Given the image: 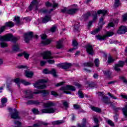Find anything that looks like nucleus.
<instances>
[{"label": "nucleus", "instance_id": "nucleus-60", "mask_svg": "<svg viewBox=\"0 0 127 127\" xmlns=\"http://www.w3.org/2000/svg\"><path fill=\"white\" fill-rule=\"evenodd\" d=\"M40 127V124H34L33 126H29L28 127Z\"/></svg>", "mask_w": 127, "mask_h": 127}, {"label": "nucleus", "instance_id": "nucleus-33", "mask_svg": "<svg viewBox=\"0 0 127 127\" xmlns=\"http://www.w3.org/2000/svg\"><path fill=\"white\" fill-rule=\"evenodd\" d=\"M65 123L64 121H56L52 122V125H61V124H63Z\"/></svg>", "mask_w": 127, "mask_h": 127}, {"label": "nucleus", "instance_id": "nucleus-29", "mask_svg": "<svg viewBox=\"0 0 127 127\" xmlns=\"http://www.w3.org/2000/svg\"><path fill=\"white\" fill-rule=\"evenodd\" d=\"M101 29H102V27H98L95 30H94L93 32H92L91 34H92L93 35H96L97 33H99V32H100Z\"/></svg>", "mask_w": 127, "mask_h": 127}, {"label": "nucleus", "instance_id": "nucleus-56", "mask_svg": "<svg viewBox=\"0 0 127 127\" xmlns=\"http://www.w3.org/2000/svg\"><path fill=\"white\" fill-rule=\"evenodd\" d=\"M121 79L125 83V84H127V80L124 76H122L121 77Z\"/></svg>", "mask_w": 127, "mask_h": 127}, {"label": "nucleus", "instance_id": "nucleus-55", "mask_svg": "<svg viewBox=\"0 0 127 127\" xmlns=\"http://www.w3.org/2000/svg\"><path fill=\"white\" fill-rule=\"evenodd\" d=\"M45 64H46V62L44 61H41L40 63V66H45Z\"/></svg>", "mask_w": 127, "mask_h": 127}, {"label": "nucleus", "instance_id": "nucleus-24", "mask_svg": "<svg viewBox=\"0 0 127 127\" xmlns=\"http://www.w3.org/2000/svg\"><path fill=\"white\" fill-rule=\"evenodd\" d=\"M63 40L61 39L59 41H58L57 42V48H58V49H60V48H62V47H63Z\"/></svg>", "mask_w": 127, "mask_h": 127}, {"label": "nucleus", "instance_id": "nucleus-4", "mask_svg": "<svg viewBox=\"0 0 127 127\" xmlns=\"http://www.w3.org/2000/svg\"><path fill=\"white\" fill-rule=\"evenodd\" d=\"M19 39V37H13L11 34H8L3 36H0V41H12V42H16Z\"/></svg>", "mask_w": 127, "mask_h": 127}, {"label": "nucleus", "instance_id": "nucleus-36", "mask_svg": "<svg viewBox=\"0 0 127 127\" xmlns=\"http://www.w3.org/2000/svg\"><path fill=\"white\" fill-rule=\"evenodd\" d=\"M53 74L54 77H57V74H56V70L54 68H53L51 70H50V73Z\"/></svg>", "mask_w": 127, "mask_h": 127}, {"label": "nucleus", "instance_id": "nucleus-14", "mask_svg": "<svg viewBox=\"0 0 127 127\" xmlns=\"http://www.w3.org/2000/svg\"><path fill=\"white\" fill-rule=\"evenodd\" d=\"M33 34L32 32H29L28 33H26L24 34V41L27 43L32 38Z\"/></svg>", "mask_w": 127, "mask_h": 127}, {"label": "nucleus", "instance_id": "nucleus-12", "mask_svg": "<svg viewBox=\"0 0 127 127\" xmlns=\"http://www.w3.org/2000/svg\"><path fill=\"white\" fill-rule=\"evenodd\" d=\"M56 109L54 108H49L47 109H43L41 110L43 114H53L55 113Z\"/></svg>", "mask_w": 127, "mask_h": 127}, {"label": "nucleus", "instance_id": "nucleus-2", "mask_svg": "<svg viewBox=\"0 0 127 127\" xmlns=\"http://www.w3.org/2000/svg\"><path fill=\"white\" fill-rule=\"evenodd\" d=\"M43 94L44 96H46L49 94V92L47 90H35V91L32 93L30 90H25L23 92V98L25 99H32L33 98V94Z\"/></svg>", "mask_w": 127, "mask_h": 127}, {"label": "nucleus", "instance_id": "nucleus-20", "mask_svg": "<svg viewBox=\"0 0 127 127\" xmlns=\"http://www.w3.org/2000/svg\"><path fill=\"white\" fill-rule=\"evenodd\" d=\"M56 106V104L53 102L49 101L47 103H44V108H49L50 107H55Z\"/></svg>", "mask_w": 127, "mask_h": 127}, {"label": "nucleus", "instance_id": "nucleus-47", "mask_svg": "<svg viewBox=\"0 0 127 127\" xmlns=\"http://www.w3.org/2000/svg\"><path fill=\"white\" fill-rule=\"evenodd\" d=\"M108 95H109L111 98L114 99V100H118V98H117V97L115 96L114 95L111 94V93H108Z\"/></svg>", "mask_w": 127, "mask_h": 127}, {"label": "nucleus", "instance_id": "nucleus-25", "mask_svg": "<svg viewBox=\"0 0 127 127\" xmlns=\"http://www.w3.org/2000/svg\"><path fill=\"white\" fill-rule=\"evenodd\" d=\"M25 75L27 78H31L33 76V72L32 71H25Z\"/></svg>", "mask_w": 127, "mask_h": 127}, {"label": "nucleus", "instance_id": "nucleus-27", "mask_svg": "<svg viewBox=\"0 0 127 127\" xmlns=\"http://www.w3.org/2000/svg\"><path fill=\"white\" fill-rule=\"evenodd\" d=\"M46 6H53V7H57L58 6V4L57 3L54 2L52 5V4L50 3L49 2H47L46 3Z\"/></svg>", "mask_w": 127, "mask_h": 127}, {"label": "nucleus", "instance_id": "nucleus-9", "mask_svg": "<svg viewBox=\"0 0 127 127\" xmlns=\"http://www.w3.org/2000/svg\"><path fill=\"white\" fill-rule=\"evenodd\" d=\"M103 14V16L100 19L99 24L100 25H104L105 22H103L104 20V16L108 14V11L107 10H99L97 11V14Z\"/></svg>", "mask_w": 127, "mask_h": 127}, {"label": "nucleus", "instance_id": "nucleus-21", "mask_svg": "<svg viewBox=\"0 0 127 127\" xmlns=\"http://www.w3.org/2000/svg\"><path fill=\"white\" fill-rule=\"evenodd\" d=\"M72 46H73L74 48L69 49V51L70 52H72V51H74V50L78 49V47H77L78 46V42H77L76 40H74L72 41Z\"/></svg>", "mask_w": 127, "mask_h": 127}, {"label": "nucleus", "instance_id": "nucleus-32", "mask_svg": "<svg viewBox=\"0 0 127 127\" xmlns=\"http://www.w3.org/2000/svg\"><path fill=\"white\" fill-rule=\"evenodd\" d=\"M103 102L105 104H111V101H110V98L108 97H105L103 99Z\"/></svg>", "mask_w": 127, "mask_h": 127}, {"label": "nucleus", "instance_id": "nucleus-42", "mask_svg": "<svg viewBox=\"0 0 127 127\" xmlns=\"http://www.w3.org/2000/svg\"><path fill=\"white\" fill-rule=\"evenodd\" d=\"M20 20V19L18 16L15 17L14 19V21L16 22V23L17 24H19Z\"/></svg>", "mask_w": 127, "mask_h": 127}, {"label": "nucleus", "instance_id": "nucleus-19", "mask_svg": "<svg viewBox=\"0 0 127 127\" xmlns=\"http://www.w3.org/2000/svg\"><path fill=\"white\" fill-rule=\"evenodd\" d=\"M124 65H125V62L123 61H119V64L115 65V70L116 71H121V69L120 67H124Z\"/></svg>", "mask_w": 127, "mask_h": 127}, {"label": "nucleus", "instance_id": "nucleus-53", "mask_svg": "<svg viewBox=\"0 0 127 127\" xmlns=\"http://www.w3.org/2000/svg\"><path fill=\"white\" fill-rule=\"evenodd\" d=\"M78 96L80 98H84V94L80 91H78Z\"/></svg>", "mask_w": 127, "mask_h": 127}, {"label": "nucleus", "instance_id": "nucleus-6", "mask_svg": "<svg viewBox=\"0 0 127 127\" xmlns=\"http://www.w3.org/2000/svg\"><path fill=\"white\" fill-rule=\"evenodd\" d=\"M76 88L75 87L71 85H67L66 86L63 87L61 88L60 90L62 91L63 93H65V94H71V92L68 91H75Z\"/></svg>", "mask_w": 127, "mask_h": 127}, {"label": "nucleus", "instance_id": "nucleus-26", "mask_svg": "<svg viewBox=\"0 0 127 127\" xmlns=\"http://www.w3.org/2000/svg\"><path fill=\"white\" fill-rule=\"evenodd\" d=\"M77 11V9H69L67 10L66 13H68V14H74Z\"/></svg>", "mask_w": 127, "mask_h": 127}, {"label": "nucleus", "instance_id": "nucleus-52", "mask_svg": "<svg viewBox=\"0 0 127 127\" xmlns=\"http://www.w3.org/2000/svg\"><path fill=\"white\" fill-rule=\"evenodd\" d=\"M123 21H127V13L123 15Z\"/></svg>", "mask_w": 127, "mask_h": 127}, {"label": "nucleus", "instance_id": "nucleus-22", "mask_svg": "<svg viewBox=\"0 0 127 127\" xmlns=\"http://www.w3.org/2000/svg\"><path fill=\"white\" fill-rule=\"evenodd\" d=\"M88 122H87V119L85 118H83L82 119V122L81 124H78L77 126L78 127H86V125H87Z\"/></svg>", "mask_w": 127, "mask_h": 127}, {"label": "nucleus", "instance_id": "nucleus-31", "mask_svg": "<svg viewBox=\"0 0 127 127\" xmlns=\"http://www.w3.org/2000/svg\"><path fill=\"white\" fill-rule=\"evenodd\" d=\"M1 103L2 107H5V104L7 103V99L4 98L1 99Z\"/></svg>", "mask_w": 127, "mask_h": 127}, {"label": "nucleus", "instance_id": "nucleus-64", "mask_svg": "<svg viewBox=\"0 0 127 127\" xmlns=\"http://www.w3.org/2000/svg\"><path fill=\"white\" fill-rule=\"evenodd\" d=\"M97 95H98V96L99 97H103V96H104V93H103V92H98L97 93Z\"/></svg>", "mask_w": 127, "mask_h": 127}, {"label": "nucleus", "instance_id": "nucleus-54", "mask_svg": "<svg viewBox=\"0 0 127 127\" xmlns=\"http://www.w3.org/2000/svg\"><path fill=\"white\" fill-rule=\"evenodd\" d=\"M24 57L25 59H28L29 58V55L27 54L26 52H24Z\"/></svg>", "mask_w": 127, "mask_h": 127}, {"label": "nucleus", "instance_id": "nucleus-5", "mask_svg": "<svg viewBox=\"0 0 127 127\" xmlns=\"http://www.w3.org/2000/svg\"><path fill=\"white\" fill-rule=\"evenodd\" d=\"M43 59L49 60L47 61L49 64H54L55 63V61L51 60L53 59V57L51 56V52L50 51L44 52L43 53Z\"/></svg>", "mask_w": 127, "mask_h": 127}, {"label": "nucleus", "instance_id": "nucleus-34", "mask_svg": "<svg viewBox=\"0 0 127 127\" xmlns=\"http://www.w3.org/2000/svg\"><path fill=\"white\" fill-rule=\"evenodd\" d=\"M91 109L92 111H94V112H96V113H101V109L99 108L91 107Z\"/></svg>", "mask_w": 127, "mask_h": 127}, {"label": "nucleus", "instance_id": "nucleus-30", "mask_svg": "<svg viewBox=\"0 0 127 127\" xmlns=\"http://www.w3.org/2000/svg\"><path fill=\"white\" fill-rule=\"evenodd\" d=\"M84 67H93L94 66V64L92 62H89L88 63H85L83 64Z\"/></svg>", "mask_w": 127, "mask_h": 127}, {"label": "nucleus", "instance_id": "nucleus-11", "mask_svg": "<svg viewBox=\"0 0 127 127\" xmlns=\"http://www.w3.org/2000/svg\"><path fill=\"white\" fill-rule=\"evenodd\" d=\"M41 37L42 40V44H43V45H48V44H50L51 40L46 39L47 36H46V34L41 35Z\"/></svg>", "mask_w": 127, "mask_h": 127}, {"label": "nucleus", "instance_id": "nucleus-17", "mask_svg": "<svg viewBox=\"0 0 127 127\" xmlns=\"http://www.w3.org/2000/svg\"><path fill=\"white\" fill-rule=\"evenodd\" d=\"M127 32V28L125 26H121L119 27V29L117 31L118 34H125Z\"/></svg>", "mask_w": 127, "mask_h": 127}, {"label": "nucleus", "instance_id": "nucleus-35", "mask_svg": "<svg viewBox=\"0 0 127 127\" xmlns=\"http://www.w3.org/2000/svg\"><path fill=\"white\" fill-rule=\"evenodd\" d=\"M90 16H91V13L90 12H88L83 16L84 19H87Z\"/></svg>", "mask_w": 127, "mask_h": 127}, {"label": "nucleus", "instance_id": "nucleus-44", "mask_svg": "<svg viewBox=\"0 0 127 127\" xmlns=\"http://www.w3.org/2000/svg\"><path fill=\"white\" fill-rule=\"evenodd\" d=\"M51 95H52V96H54V97H55V98H56V97H57V96H58V93H57V92L56 91H52L51 92Z\"/></svg>", "mask_w": 127, "mask_h": 127}, {"label": "nucleus", "instance_id": "nucleus-50", "mask_svg": "<svg viewBox=\"0 0 127 127\" xmlns=\"http://www.w3.org/2000/svg\"><path fill=\"white\" fill-rule=\"evenodd\" d=\"M114 61H115V60H114L113 58H112L111 57H110L108 58V63H113Z\"/></svg>", "mask_w": 127, "mask_h": 127}, {"label": "nucleus", "instance_id": "nucleus-7", "mask_svg": "<svg viewBox=\"0 0 127 127\" xmlns=\"http://www.w3.org/2000/svg\"><path fill=\"white\" fill-rule=\"evenodd\" d=\"M46 82L45 79L39 80L34 84V87L36 88V89H44L45 88H46V86L45 84H42V83H46Z\"/></svg>", "mask_w": 127, "mask_h": 127}, {"label": "nucleus", "instance_id": "nucleus-40", "mask_svg": "<svg viewBox=\"0 0 127 127\" xmlns=\"http://www.w3.org/2000/svg\"><path fill=\"white\" fill-rule=\"evenodd\" d=\"M0 45L2 48H4V47H7V46H8L7 44H6V43L3 42L0 43Z\"/></svg>", "mask_w": 127, "mask_h": 127}, {"label": "nucleus", "instance_id": "nucleus-8", "mask_svg": "<svg viewBox=\"0 0 127 127\" xmlns=\"http://www.w3.org/2000/svg\"><path fill=\"white\" fill-rule=\"evenodd\" d=\"M114 34V32L109 31L107 32L106 35L103 36L97 35L95 37H96L97 39H98V40H106L107 38L113 36Z\"/></svg>", "mask_w": 127, "mask_h": 127}, {"label": "nucleus", "instance_id": "nucleus-49", "mask_svg": "<svg viewBox=\"0 0 127 127\" xmlns=\"http://www.w3.org/2000/svg\"><path fill=\"white\" fill-rule=\"evenodd\" d=\"M43 73H44V74H50V70H48L47 68H46L43 70Z\"/></svg>", "mask_w": 127, "mask_h": 127}, {"label": "nucleus", "instance_id": "nucleus-62", "mask_svg": "<svg viewBox=\"0 0 127 127\" xmlns=\"http://www.w3.org/2000/svg\"><path fill=\"white\" fill-rule=\"evenodd\" d=\"M15 125H16L18 126V127H19L20 126H21V123L19 122V121H16L14 123Z\"/></svg>", "mask_w": 127, "mask_h": 127}, {"label": "nucleus", "instance_id": "nucleus-58", "mask_svg": "<svg viewBox=\"0 0 127 127\" xmlns=\"http://www.w3.org/2000/svg\"><path fill=\"white\" fill-rule=\"evenodd\" d=\"M115 24L113 22H110L108 24V27H114Z\"/></svg>", "mask_w": 127, "mask_h": 127}, {"label": "nucleus", "instance_id": "nucleus-23", "mask_svg": "<svg viewBox=\"0 0 127 127\" xmlns=\"http://www.w3.org/2000/svg\"><path fill=\"white\" fill-rule=\"evenodd\" d=\"M51 20V16L50 15H46L43 18V20H42V22L43 23H46L48 22V21H50Z\"/></svg>", "mask_w": 127, "mask_h": 127}, {"label": "nucleus", "instance_id": "nucleus-59", "mask_svg": "<svg viewBox=\"0 0 127 127\" xmlns=\"http://www.w3.org/2000/svg\"><path fill=\"white\" fill-rule=\"evenodd\" d=\"M95 15L93 16V21H95L97 20L98 16L97 15V12H95Z\"/></svg>", "mask_w": 127, "mask_h": 127}, {"label": "nucleus", "instance_id": "nucleus-28", "mask_svg": "<svg viewBox=\"0 0 127 127\" xmlns=\"http://www.w3.org/2000/svg\"><path fill=\"white\" fill-rule=\"evenodd\" d=\"M12 50L16 52L19 51V45L18 44H16L13 46Z\"/></svg>", "mask_w": 127, "mask_h": 127}, {"label": "nucleus", "instance_id": "nucleus-38", "mask_svg": "<svg viewBox=\"0 0 127 127\" xmlns=\"http://www.w3.org/2000/svg\"><path fill=\"white\" fill-rule=\"evenodd\" d=\"M119 5H121L120 0H115L114 3L115 7H118Z\"/></svg>", "mask_w": 127, "mask_h": 127}, {"label": "nucleus", "instance_id": "nucleus-16", "mask_svg": "<svg viewBox=\"0 0 127 127\" xmlns=\"http://www.w3.org/2000/svg\"><path fill=\"white\" fill-rule=\"evenodd\" d=\"M38 5V1H37V0H33L29 7V9L30 10H31L32 8H34L35 10H36V9H37Z\"/></svg>", "mask_w": 127, "mask_h": 127}, {"label": "nucleus", "instance_id": "nucleus-1", "mask_svg": "<svg viewBox=\"0 0 127 127\" xmlns=\"http://www.w3.org/2000/svg\"><path fill=\"white\" fill-rule=\"evenodd\" d=\"M43 94L44 96H46L49 94V92L47 90H35V91L32 93L30 90H25L23 92V98L25 99H32L33 98V94Z\"/></svg>", "mask_w": 127, "mask_h": 127}, {"label": "nucleus", "instance_id": "nucleus-41", "mask_svg": "<svg viewBox=\"0 0 127 127\" xmlns=\"http://www.w3.org/2000/svg\"><path fill=\"white\" fill-rule=\"evenodd\" d=\"M94 63L96 67H99V66H100V60H99V59H95Z\"/></svg>", "mask_w": 127, "mask_h": 127}, {"label": "nucleus", "instance_id": "nucleus-3", "mask_svg": "<svg viewBox=\"0 0 127 127\" xmlns=\"http://www.w3.org/2000/svg\"><path fill=\"white\" fill-rule=\"evenodd\" d=\"M12 82L15 83L18 88L20 87V83L23 84L25 86H29L31 83L29 82L26 81L24 79H19V78H16L14 79H12L10 83H7V88L9 89V85L12 84Z\"/></svg>", "mask_w": 127, "mask_h": 127}, {"label": "nucleus", "instance_id": "nucleus-51", "mask_svg": "<svg viewBox=\"0 0 127 127\" xmlns=\"http://www.w3.org/2000/svg\"><path fill=\"white\" fill-rule=\"evenodd\" d=\"M32 112L35 115H38V114H39V111L36 109H32Z\"/></svg>", "mask_w": 127, "mask_h": 127}, {"label": "nucleus", "instance_id": "nucleus-63", "mask_svg": "<svg viewBox=\"0 0 127 127\" xmlns=\"http://www.w3.org/2000/svg\"><path fill=\"white\" fill-rule=\"evenodd\" d=\"M63 82H60L56 85V87H59L61 86V85H63Z\"/></svg>", "mask_w": 127, "mask_h": 127}, {"label": "nucleus", "instance_id": "nucleus-10", "mask_svg": "<svg viewBox=\"0 0 127 127\" xmlns=\"http://www.w3.org/2000/svg\"><path fill=\"white\" fill-rule=\"evenodd\" d=\"M8 111L10 113L12 112V113H10L11 119H20L19 116H18V112L15 109L12 110L11 108H8Z\"/></svg>", "mask_w": 127, "mask_h": 127}, {"label": "nucleus", "instance_id": "nucleus-46", "mask_svg": "<svg viewBox=\"0 0 127 127\" xmlns=\"http://www.w3.org/2000/svg\"><path fill=\"white\" fill-rule=\"evenodd\" d=\"M73 108L75 110H80L81 109V106L77 104L73 105Z\"/></svg>", "mask_w": 127, "mask_h": 127}, {"label": "nucleus", "instance_id": "nucleus-57", "mask_svg": "<svg viewBox=\"0 0 127 127\" xmlns=\"http://www.w3.org/2000/svg\"><path fill=\"white\" fill-rule=\"evenodd\" d=\"M80 26V25H79V24L76 26H74V31H78V30H79V27Z\"/></svg>", "mask_w": 127, "mask_h": 127}, {"label": "nucleus", "instance_id": "nucleus-13", "mask_svg": "<svg viewBox=\"0 0 127 127\" xmlns=\"http://www.w3.org/2000/svg\"><path fill=\"white\" fill-rule=\"evenodd\" d=\"M14 26V24L12 22H8L5 23V25L1 27L0 28V33L3 32L4 31V29H5V27H12Z\"/></svg>", "mask_w": 127, "mask_h": 127}, {"label": "nucleus", "instance_id": "nucleus-39", "mask_svg": "<svg viewBox=\"0 0 127 127\" xmlns=\"http://www.w3.org/2000/svg\"><path fill=\"white\" fill-rule=\"evenodd\" d=\"M63 105L65 109H68L69 108V103L67 101H62Z\"/></svg>", "mask_w": 127, "mask_h": 127}, {"label": "nucleus", "instance_id": "nucleus-45", "mask_svg": "<svg viewBox=\"0 0 127 127\" xmlns=\"http://www.w3.org/2000/svg\"><path fill=\"white\" fill-rule=\"evenodd\" d=\"M104 75H106V76H108V77L110 76V75L112 74L111 71L110 70H107L104 71Z\"/></svg>", "mask_w": 127, "mask_h": 127}, {"label": "nucleus", "instance_id": "nucleus-18", "mask_svg": "<svg viewBox=\"0 0 127 127\" xmlns=\"http://www.w3.org/2000/svg\"><path fill=\"white\" fill-rule=\"evenodd\" d=\"M93 46L88 44L86 46V51L90 55H93L94 54V50H93Z\"/></svg>", "mask_w": 127, "mask_h": 127}, {"label": "nucleus", "instance_id": "nucleus-37", "mask_svg": "<svg viewBox=\"0 0 127 127\" xmlns=\"http://www.w3.org/2000/svg\"><path fill=\"white\" fill-rule=\"evenodd\" d=\"M123 114L125 117H127V105L125 106V108L122 109Z\"/></svg>", "mask_w": 127, "mask_h": 127}, {"label": "nucleus", "instance_id": "nucleus-15", "mask_svg": "<svg viewBox=\"0 0 127 127\" xmlns=\"http://www.w3.org/2000/svg\"><path fill=\"white\" fill-rule=\"evenodd\" d=\"M57 66L60 68H62V69H64V70H67V69H69L72 66V64H71L64 63L59 64Z\"/></svg>", "mask_w": 127, "mask_h": 127}, {"label": "nucleus", "instance_id": "nucleus-48", "mask_svg": "<svg viewBox=\"0 0 127 127\" xmlns=\"http://www.w3.org/2000/svg\"><path fill=\"white\" fill-rule=\"evenodd\" d=\"M107 124H108V125H110V126H111V127H114V126H115V125L114 124V123L111 120H108L107 121Z\"/></svg>", "mask_w": 127, "mask_h": 127}, {"label": "nucleus", "instance_id": "nucleus-61", "mask_svg": "<svg viewBox=\"0 0 127 127\" xmlns=\"http://www.w3.org/2000/svg\"><path fill=\"white\" fill-rule=\"evenodd\" d=\"M67 8H64L62 9V12H63V13H67Z\"/></svg>", "mask_w": 127, "mask_h": 127}, {"label": "nucleus", "instance_id": "nucleus-43", "mask_svg": "<svg viewBox=\"0 0 127 127\" xmlns=\"http://www.w3.org/2000/svg\"><path fill=\"white\" fill-rule=\"evenodd\" d=\"M56 29H57V27L56 26H53L50 30L51 32H55L56 31Z\"/></svg>", "mask_w": 127, "mask_h": 127}]
</instances>
